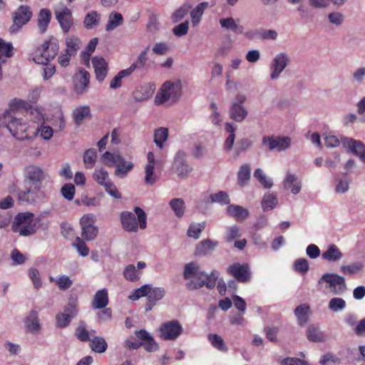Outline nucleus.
Listing matches in <instances>:
<instances>
[{"mask_svg":"<svg viewBox=\"0 0 365 365\" xmlns=\"http://www.w3.org/2000/svg\"><path fill=\"white\" fill-rule=\"evenodd\" d=\"M26 106L24 101L15 98L9 103V109L0 115V127H6L19 140L28 139L29 134L34 133V129L21 117Z\"/></svg>","mask_w":365,"mask_h":365,"instance_id":"nucleus-1","label":"nucleus"},{"mask_svg":"<svg viewBox=\"0 0 365 365\" xmlns=\"http://www.w3.org/2000/svg\"><path fill=\"white\" fill-rule=\"evenodd\" d=\"M184 278L189 279L186 284V287L189 290L198 289L203 286H206L208 289H212L216 284L217 279V273L213 271L210 274H207L205 272L200 269L198 264L195 262L186 264L183 273Z\"/></svg>","mask_w":365,"mask_h":365,"instance_id":"nucleus-2","label":"nucleus"},{"mask_svg":"<svg viewBox=\"0 0 365 365\" xmlns=\"http://www.w3.org/2000/svg\"><path fill=\"white\" fill-rule=\"evenodd\" d=\"M134 211L138 218L131 212L125 211L120 214L122 227L127 232H136L138 227L144 230L147 227V216L144 210L139 207H135Z\"/></svg>","mask_w":365,"mask_h":365,"instance_id":"nucleus-3","label":"nucleus"},{"mask_svg":"<svg viewBox=\"0 0 365 365\" xmlns=\"http://www.w3.org/2000/svg\"><path fill=\"white\" fill-rule=\"evenodd\" d=\"M59 46L58 40L51 36L34 52V61L39 64H47L58 54Z\"/></svg>","mask_w":365,"mask_h":365,"instance_id":"nucleus-4","label":"nucleus"},{"mask_svg":"<svg viewBox=\"0 0 365 365\" xmlns=\"http://www.w3.org/2000/svg\"><path fill=\"white\" fill-rule=\"evenodd\" d=\"M31 212H20L17 214L13 222L11 228L14 232H19L21 236H29L36 232V223Z\"/></svg>","mask_w":365,"mask_h":365,"instance_id":"nucleus-5","label":"nucleus"},{"mask_svg":"<svg viewBox=\"0 0 365 365\" xmlns=\"http://www.w3.org/2000/svg\"><path fill=\"white\" fill-rule=\"evenodd\" d=\"M181 84L180 82L176 83L170 81H166L162 86L160 92L155 98V103L157 105L162 104L169 100L175 101L180 95Z\"/></svg>","mask_w":365,"mask_h":365,"instance_id":"nucleus-6","label":"nucleus"},{"mask_svg":"<svg viewBox=\"0 0 365 365\" xmlns=\"http://www.w3.org/2000/svg\"><path fill=\"white\" fill-rule=\"evenodd\" d=\"M159 337L165 341H174L183 332V328L178 320H170L160 324Z\"/></svg>","mask_w":365,"mask_h":365,"instance_id":"nucleus-7","label":"nucleus"},{"mask_svg":"<svg viewBox=\"0 0 365 365\" xmlns=\"http://www.w3.org/2000/svg\"><path fill=\"white\" fill-rule=\"evenodd\" d=\"M95 222L96 219L93 214H86L80 219L81 237L86 241L93 240L97 237L98 229Z\"/></svg>","mask_w":365,"mask_h":365,"instance_id":"nucleus-8","label":"nucleus"},{"mask_svg":"<svg viewBox=\"0 0 365 365\" xmlns=\"http://www.w3.org/2000/svg\"><path fill=\"white\" fill-rule=\"evenodd\" d=\"M25 190L19 192V200L28 203H34L44 197L42 185L24 182Z\"/></svg>","mask_w":365,"mask_h":365,"instance_id":"nucleus-9","label":"nucleus"},{"mask_svg":"<svg viewBox=\"0 0 365 365\" xmlns=\"http://www.w3.org/2000/svg\"><path fill=\"white\" fill-rule=\"evenodd\" d=\"M31 16L32 11L29 6H20L13 13V24L10 26V32H18L24 25L31 20Z\"/></svg>","mask_w":365,"mask_h":365,"instance_id":"nucleus-10","label":"nucleus"},{"mask_svg":"<svg viewBox=\"0 0 365 365\" xmlns=\"http://www.w3.org/2000/svg\"><path fill=\"white\" fill-rule=\"evenodd\" d=\"M56 19L64 33H68L73 25V18L71 11L61 4L54 9Z\"/></svg>","mask_w":365,"mask_h":365,"instance_id":"nucleus-11","label":"nucleus"},{"mask_svg":"<svg viewBox=\"0 0 365 365\" xmlns=\"http://www.w3.org/2000/svg\"><path fill=\"white\" fill-rule=\"evenodd\" d=\"M227 273L241 283L248 282L251 279L250 266L246 263H233L228 267Z\"/></svg>","mask_w":365,"mask_h":365,"instance_id":"nucleus-12","label":"nucleus"},{"mask_svg":"<svg viewBox=\"0 0 365 365\" xmlns=\"http://www.w3.org/2000/svg\"><path fill=\"white\" fill-rule=\"evenodd\" d=\"M78 312L76 301H72L64 307L63 313H58L56 316V327L58 328H65L68 327L72 318H73Z\"/></svg>","mask_w":365,"mask_h":365,"instance_id":"nucleus-13","label":"nucleus"},{"mask_svg":"<svg viewBox=\"0 0 365 365\" xmlns=\"http://www.w3.org/2000/svg\"><path fill=\"white\" fill-rule=\"evenodd\" d=\"M327 282L331 291L334 293H339L346 289L345 279L336 274L326 273L319 279L318 283Z\"/></svg>","mask_w":365,"mask_h":365,"instance_id":"nucleus-14","label":"nucleus"},{"mask_svg":"<svg viewBox=\"0 0 365 365\" xmlns=\"http://www.w3.org/2000/svg\"><path fill=\"white\" fill-rule=\"evenodd\" d=\"M262 143L267 145L270 150H277L279 152L287 150L291 145L289 137L264 136L262 138Z\"/></svg>","mask_w":365,"mask_h":365,"instance_id":"nucleus-15","label":"nucleus"},{"mask_svg":"<svg viewBox=\"0 0 365 365\" xmlns=\"http://www.w3.org/2000/svg\"><path fill=\"white\" fill-rule=\"evenodd\" d=\"M44 173L40 167L30 165L25 168L24 182L42 185Z\"/></svg>","mask_w":365,"mask_h":365,"instance_id":"nucleus-16","label":"nucleus"},{"mask_svg":"<svg viewBox=\"0 0 365 365\" xmlns=\"http://www.w3.org/2000/svg\"><path fill=\"white\" fill-rule=\"evenodd\" d=\"M289 58L284 53H281L275 56L271 64L272 73L270 77L275 79L279 77L289 63Z\"/></svg>","mask_w":365,"mask_h":365,"instance_id":"nucleus-17","label":"nucleus"},{"mask_svg":"<svg viewBox=\"0 0 365 365\" xmlns=\"http://www.w3.org/2000/svg\"><path fill=\"white\" fill-rule=\"evenodd\" d=\"M147 160L148 163L145 167V183L146 185H153L158 180V177L154 173L155 160L153 152L150 151L148 153Z\"/></svg>","mask_w":365,"mask_h":365,"instance_id":"nucleus-18","label":"nucleus"},{"mask_svg":"<svg viewBox=\"0 0 365 365\" xmlns=\"http://www.w3.org/2000/svg\"><path fill=\"white\" fill-rule=\"evenodd\" d=\"M185 157L183 151H178L175 157L174 168L179 176L187 177L192 171V168L186 163Z\"/></svg>","mask_w":365,"mask_h":365,"instance_id":"nucleus-19","label":"nucleus"},{"mask_svg":"<svg viewBox=\"0 0 365 365\" xmlns=\"http://www.w3.org/2000/svg\"><path fill=\"white\" fill-rule=\"evenodd\" d=\"M165 294V291L163 287H153L151 284V289L146 298V304L145 305V312H150L153 307L156 304L157 302L161 300Z\"/></svg>","mask_w":365,"mask_h":365,"instance_id":"nucleus-20","label":"nucleus"},{"mask_svg":"<svg viewBox=\"0 0 365 365\" xmlns=\"http://www.w3.org/2000/svg\"><path fill=\"white\" fill-rule=\"evenodd\" d=\"M92 63L95 71L96 79L98 81H103L108 73V63L103 58L95 56L92 59Z\"/></svg>","mask_w":365,"mask_h":365,"instance_id":"nucleus-21","label":"nucleus"},{"mask_svg":"<svg viewBox=\"0 0 365 365\" xmlns=\"http://www.w3.org/2000/svg\"><path fill=\"white\" fill-rule=\"evenodd\" d=\"M90 82V74L88 71L82 68L79 73L76 76L74 82V89L78 94H82L88 87Z\"/></svg>","mask_w":365,"mask_h":365,"instance_id":"nucleus-22","label":"nucleus"},{"mask_svg":"<svg viewBox=\"0 0 365 365\" xmlns=\"http://www.w3.org/2000/svg\"><path fill=\"white\" fill-rule=\"evenodd\" d=\"M155 86L154 83H145L139 87L135 92V98L137 101H145L150 98L154 93Z\"/></svg>","mask_w":365,"mask_h":365,"instance_id":"nucleus-23","label":"nucleus"},{"mask_svg":"<svg viewBox=\"0 0 365 365\" xmlns=\"http://www.w3.org/2000/svg\"><path fill=\"white\" fill-rule=\"evenodd\" d=\"M108 304V294L106 289L98 290L94 295L92 307L95 309L105 308Z\"/></svg>","mask_w":365,"mask_h":365,"instance_id":"nucleus-24","label":"nucleus"},{"mask_svg":"<svg viewBox=\"0 0 365 365\" xmlns=\"http://www.w3.org/2000/svg\"><path fill=\"white\" fill-rule=\"evenodd\" d=\"M227 212L229 216L234 217L238 222L244 221L249 215L247 210L235 205H230L227 207Z\"/></svg>","mask_w":365,"mask_h":365,"instance_id":"nucleus-25","label":"nucleus"},{"mask_svg":"<svg viewBox=\"0 0 365 365\" xmlns=\"http://www.w3.org/2000/svg\"><path fill=\"white\" fill-rule=\"evenodd\" d=\"M217 246V242L208 239L204 240L196 246L195 254L198 256L207 255L210 254Z\"/></svg>","mask_w":365,"mask_h":365,"instance_id":"nucleus-26","label":"nucleus"},{"mask_svg":"<svg viewBox=\"0 0 365 365\" xmlns=\"http://www.w3.org/2000/svg\"><path fill=\"white\" fill-rule=\"evenodd\" d=\"M219 22L222 28L226 30H231L235 34H244V26L237 24L236 21L232 17L220 19Z\"/></svg>","mask_w":365,"mask_h":365,"instance_id":"nucleus-27","label":"nucleus"},{"mask_svg":"<svg viewBox=\"0 0 365 365\" xmlns=\"http://www.w3.org/2000/svg\"><path fill=\"white\" fill-rule=\"evenodd\" d=\"M307 338L312 342H324L326 341V336L320 331L318 325L311 324L307 330Z\"/></svg>","mask_w":365,"mask_h":365,"instance_id":"nucleus-28","label":"nucleus"},{"mask_svg":"<svg viewBox=\"0 0 365 365\" xmlns=\"http://www.w3.org/2000/svg\"><path fill=\"white\" fill-rule=\"evenodd\" d=\"M115 167V175L120 178H123L133 169L134 165L132 162L125 161L121 156Z\"/></svg>","mask_w":365,"mask_h":365,"instance_id":"nucleus-29","label":"nucleus"},{"mask_svg":"<svg viewBox=\"0 0 365 365\" xmlns=\"http://www.w3.org/2000/svg\"><path fill=\"white\" fill-rule=\"evenodd\" d=\"M51 19V13L49 9H42L38 16V26L41 33H44Z\"/></svg>","mask_w":365,"mask_h":365,"instance_id":"nucleus-30","label":"nucleus"},{"mask_svg":"<svg viewBox=\"0 0 365 365\" xmlns=\"http://www.w3.org/2000/svg\"><path fill=\"white\" fill-rule=\"evenodd\" d=\"M89 346L93 351L102 354L107 350L108 344L102 336H96L90 340Z\"/></svg>","mask_w":365,"mask_h":365,"instance_id":"nucleus-31","label":"nucleus"},{"mask_svg":"<svg viewBox=\"0 0 365 365\" xmlns=\"http://www.w3.org/2000/svg\"><path fill=\"white\" fill-rule=\"evenodd\" d=\"M342 252L336 245L334 244L330 245L327 250L322 253V258L329 262L339 261L342 258Z\"/></svg>","mask_w":365,"mask_h":365,"instance_id":"nucleus-32","label":"nucleus"},{"mask_svg":"<svg viewBox=\"0 0 365 365\" xmlns=\"http://www.w3.org/2000/svg\"><path fill=\"white\" fill-rule=\"evenodd\" d=\"M342 142L345 148L361 158L365 150L363 143L353 139H344Z\"/></svg>","mask_w":365,"mask_h":365,"instance_id":"nucleus-33","label":"nucleus"},{"mask_svg":"<svg viewBox=\"0 0 365 365\" xmlns=\"http://www.w3.org/2000/svg\"><path fill=\"white\" fill-rule=\"evenodd\" d=\"M230 118L237 122L242 121L247 115V110L238 103H232L230 110Z\"/></svg>","mask_w":365,"mask_h":365,"instance_id":"nucleus-34","label":"nucleus"},{"mask_svg":"<svg viewBox=\"0 0 365 365\" xmlns=\"http://www.w3.org/2000/svg\"><path fill=\"white\" fill-rule=\"evenodd\" d=\"M91 115L90 107L88 106L76 108L73 112V118L76 125H81L83 120Z\"/></svg>","mask_w":365,"mask_h":365,"instance_id":"nucleus-35","label":"nucleus"},{"mask_svg":"<svg viewBox=\"0 0 365 365\" xmlns=\"http://www.w3.org/2000/svg\"><path fill=\"white\" fill-rule=\"evenodd\" d=\"M26 327L30 331H38L40 324L38 322V313L31 310L25 320Z\"/></svg>","mask_w":365,"mask_h":365,"instance_id":"nucleus-36","label":"nucleus"},{"mask_svg":"<svg viewBox=\"0 0 365 365\" xmlns=\"http://www.w3.org/2000/svg\"><path fill=\"white\" fill-rule=\"evenodd\" d=\"M208 3L206 1L201 2L197 4L190 12V16L193 26H197L204 13V11L207 8Z\"/></svg>","mask_w":365,"mask_h":365,"instance_id":"nucleus-37","label":"nucleus"},{"mask_svg":"<svg viewBox=\"0 0 365 365\" xmlns=\"http://www.w3.org/2000/svg\"><path fill=\"white\" fill-rule=\"evenodd\" d=\"M208 341L217 350L222 352H227L228 349L223 339L217 334H210L207 336Z\"/></svg>","mask_w":365,"mask_h":365,"instance_id":"nucleus-38","label":"nucleus"},{"mask_svg":"<svg viewBox=\"0 0 365 365\" xmlns=\"http://www.w3.org/2000/svg\"><path fill=\"white\" fill-rule=\"evenodd\" d=\"M95 334V330L88 331L83 324H80L75 331L76 338L83 342L90 341V335L93 336Z\"/></svg>","mask_w":365,"mask_h":365,"instance_id":"nucleus-39","label":"nucleus"},{"mask_svg":"<svg viewBox=\"0 0 365 365\" xmlns=\"http://www.w3.org/2000/svg\"><path fill=\"white\" fill-rule=\"evenodd\" d=\"M309 309V306L304 304H300L296 307L294 314L300 326H303L307 322Z\"/></svg>","mask_w":365,"mask_h":365,"instance_id":"nucleus-40","label":"nucleus"},{"mask_svg":"<svg viewBox=\"0 0 365 365\" xmlns=\"http://www.w3.org/2000/svg\"><path fill=\"white\" fill-rule=\"evenodd\" d=\"M296 182V176L294 175L288 173L287 175V177L284 181V187L285 189L291 190V192L294 195L298 194L301 190V183L297 182L294 184V182Z\"/></svg>","mask_w":365,"mask_h":365,"instance_id":"nucleus-41","label":"nucleus"},{"mask_svg":"<svg viewBox=\"0 0 365 365\" xmlns=\"http://www.w3.org/2000/svg\"><path fill=\"white\" fill-rule=\"evenodd\" d=\"M123 22V18L121 14L118 12H111L108 16V21L106 26V31H112L121 25Z\"/></svg>","mask_w":365,"mask_h":365,"instance_id":"nucleus-42","label":"nucleus"},{"mask_svg":"<svg viewBox=\"0 0 365 365\" xmlns=\"http://www.w3.org/2000/svg\"><path fill=\"white\" fill-rule=\"evenodd\" d=\"M250 166L248 164L242 165L237 173V180L240 186L247 184L250 179Z\"/></svg>","mask_w":365,"mask_h":365,"instance_id":"nucleus-43","label":"nucleus"},{"mask_svg":"<svg viewBox=\"0 0 365 365\" xmlns=\"http://www.w3.org/2000/svg\"><path fill=\"white\" fill-rule=\"evenodd\" d=\"M83 163L86 169H91L94 167L97 159V152L95 149L86 150L83 155Z\"/></svg>","mask_w":365,"mask_h":365,"instance_id":"nucleus-44","label":"nucleus"},{"mask_svg":"<svg viewBox=\"0 0 365 365\" xmlns=\"http://www.w3.org/2000/svg\"><path fill=\"white\" fill-rule=\"evenodd\" d=\"M168 137V129L167 128L160 127L154 132V142L160 148H163V143Z\"/></svg>","mask_w":365,"mask_h":365,"instance_id":"nucleus-45","label":"nucleus"},{"mask_svg":"<svg viewBox=\"0 0 365 365\" xmlns=\"http://www.w3.org/2000/svg\"><path fill=\"white\" fill-rule=\"evenodd\" d=\"M170 206L178 217H182L185 213V202L181 198H175L170 200Z\"/></svg>","mask_w":365,"mask_h":365,"instance_id":"nucleus-46","label":"nucleus"},{"mask_svg":"<svg viewBox=\"0 0 365 365\" xmlns=\"http://www.w3.org/2000/svg\"><path fill=\"white\" fill-rule=\"evenodd\" d=\"M66 48L64 50L65 52H68L73 55L76 53L81 44L80 39L75 36L67 37L66 39Z\"/></svg>","mask_w":365,"mask_h":365,"instance_id":"nucleus-47","label":"nucleus"},{"mask_svg":"<svg viewBox=\"0 0 365 365\" xmlns=\"http://www.w3.org/2000/svg\"><path fill=\"white\" fill-rule=\"evenodd\" d=\"M141 272H138L133 264H128L123 271L124 277L130 282H136L140 279Z\"/></svg>","mask_w":365,"mask_h":365,"instance_id":"nucleus-48","label":"nucleus"},{"mask_svg":"<svg viewBox=\"0 0 365 365\" xmlns=\"http://www.w3.org/2000/svg\"><path fill=\"white\" fill-rule=\"evenodd\" d=\"M151 284H144L140 288L134 289L132 294L128 297V298L132 301H136L139 299L140 297H146L148 298V295L149 294Z\"/></svg>","mask_w":365,"mask_h":365,"instance_id":"nucleus-49","label":"nucleus"},{"mask_svg":"<svg viewBox=\"0 0 365 365\" xmlns=\"http://www.w3.org/2000/svg\"><path fill=\"white\" fill-rule=\"evenodd\" d=\"M100 21V15L96 11L88 12L83 20L84 26L86 29H91L97 26Z\"/></svg>","mask_w":365,"mask_h":365,"instance_id":"nucleus-50","label":"nucleus"},{"mask_svg":"<svg viewBox=\"0 0 365 365\" xmlns=\"http://www.w3.org/2000/svg\"><path fill=\"white\" fill-rule=\"evenodd\" d=\"M205 227V222L201 223H191L188 227L187 235L190 237H193L194 239H198L200 237V233L203 231Z\"/></svg>","mask_w":365,"mask_h":365,"instance_id":"nucleus-51","label":"nucleus"},{"mask_svg":"<svg viewBox=\"0 0 365 365\" xmlns=\"http://www.w3.org/2000/svg\"><path fill=\"white\" fill-rule=\"evenodd\" d=\"M277 204V198L272 193H266L262 201V207L264 211L273 209Z\"/></svg>","mask_w":365,"mask_h":365,"instance_id":"nucleus-52","label":"nucleus"},{"mask_svg":"<svg viewBox=\"0 0 365 365\" xmlns=\"http://www.w3.org/2000/svg\"><path fill=\"white\" fill-rule=\"evenodd\" d=\"M121 155L120 154H114L109 151H106L102 157V162L108 167L114 166L119 162V159H120Z\"/></svg>","mask_w":365,"mask_h":365,"instance_id":"nucleus-53","label":"nucleus"},{"mask_svg":"<svg viewBox=\"0 0 365 365\" xmlns=\"http://www.w3.org/2000/svg\"><path fill=\"white\" fill-rule=\"evenodd\" d=\"M93 178L98 184L102 186L110 181L108 173L103 168L96 169L93 174Z\"/></svg>","mask_w":365,"mask_h":365,"instance_id":"nucleus-54","label":"nucleus"},{"mask_svg":"<svg viewBox=\"0 0 365 365\" xmlns=\"http://www.w3.org/2000/svg\"><path fill=\"white\" fill-rule=\"evenodd\" d=\"M254 177L260 182V184L266 189L270 188L273 183L270 178H267L260 168H257L254 172Z\"/></svg>","mask_w":365,"mask_h":365,"instance_id":"nucleus-55","label":"nucleus"},{"mask_svg":"<svg viewBox=\"0 0 365 365\" xmlns=\"http://www.w3.org/2000/svg\"><path fill=\"white\" fill-rule=\"evenodd\" d=\"M85 240L76 237L73 246L77 250L79 255L82 257H86L89 254V248L84 242Z\"/></svg>","mask_w":365,"mask_h":365,"instance_id":"nucleus-56","label":"nucleus"},{"mask_svg":"<svg viewBox=\"0 0 365 365\" xmlns=\"http://www.w3.org/2000/svg\"><path fill=\"white\" fill-rule=\"evenodd\" d=\"M309 269V262L305 258H299L295 260L294 263V269L295 272L304 274Z\"/></svg>","mask_w":365,"mask_h":365,"instance_id":"nucleus-57","label":"nucleus"},{"mask_svg":"<svg viewBox=\"0 0 365 365\" xmlns=\"http://www.w3.org/2000/svg\"><path fill=\"white\" fill-rule=\"evenodd\" d=\"M363 264L361 262H356L348 265H343L341 267V271L344 274H354L361 271Z\"/></svg>","mask_w":365,"mask_h":365,"instance_id":"nucleus-58","label":"nucleus"},{"mask_svg":"<svg viewBox=\"0 0 365 365\" xmlns=\"http://www.w3.org/2000/svg\"><path fill=\"white\" fill-rule=\"evenodd\" d=\"M13 55V46L11 43H6L0 38V61L2 57L10 58Z\"/></svg>","mask_w":365,"mask_h":365,"instance_id":"nucleus-59","label":"nucleus"},{"mask_svg":"<svg viewBox=\"0 0 365 365\" xmlns=\"http://www.w3.org/2000/svg\"><path fill=\"white\" fill-rule=\"evenodd\" d=\"M75 186L71 183H66L61 189V192L63 197L68 201L73 199L75 195Z\"/></svg>","mask_w":365,"mask_h":365,"instance_id":"nucleus-60","label":"nucleus"},{"mask_svg":"<svg viewBox=\"0 0 365 365\" xmlns=\"http://www.w3.org/2000/svg\"><path fill=\"white\" fill-rule=\"evenodd\" d=\"M210 199L212 202H218L222 205L230 204V197L226 192L220 191L217 193L211 194Z\"/></svg>","mask_w":365,"mask_h":365,"instance_id":"nucleus-61","label":"nucleus"},{"mask_svg":"<svg viewBox=\"0 0 365 365\" xmlns=\"http://www.w3.org/2000/svg\"><path fill=\"white\" fill-rule=\"evenodd\" d=\"M191 6L190 5L185 4L178 9H177L172 16L173 21L177 23L182 20L185 16L188 13Z\"/></svg>","mask_w":365,"mask_h":365,"instance_id":"nucleus-62","label":"nucleus"},{"mask_svg":"<svg viewBox=\"0 0 365 365\" xmlns=\"http://www.w3.org/2000/svg\"><path fill=\"white\" fill-rule=\"evenodd\" d=\"M56 283L58 288L62 290L69 289L73 284V281L66 275H61L56 279Z\"/></svg>","mask_w":365,"mask_h":365,"instance_id":"nucleus-63","label":"nucleus"},{"mask_svg":"<svg viewBox=\"0 0 365 365\" xmlns=\"http://www.w3.org/2000/svg\"><path fill=\"white\" fill-rule=\"evenodd\" d=\"M346 306V302L342 298L335 297L331 299L329 303V308L334 311L337 312L343 309Z\"/></svg>","mask_w":365,"mask_h":365,"instance_id":"nucleus-64","label":"nucleus"}]
</instances>
